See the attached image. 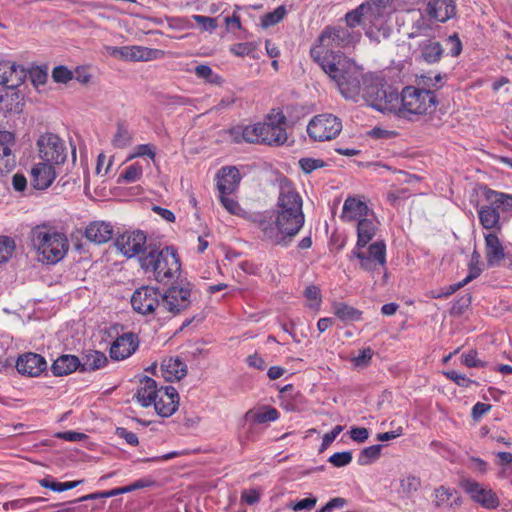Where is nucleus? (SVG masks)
I'll list each match as a JSON object with an SVG mask.
<instances>
[{
	"label": "nucleus",
	"instance_id": "nucleus-50",
	"mask_svg": "<svg viewBox=\"0 0 512 512\" xmlns=\"http://www.w3.org/2000/svg\"><path fill=\"white\" fill-rule=\"evenodd\" d=\"M304 296L308 301V306L312 309H319L321 304L320 289L315 285H309L304 291Z\"/></svg>",
	"mask_w": 512,
	"mask_h": 512
},
{
	"label": "nucleus",
	"instance_id": "nucleus-2",
	"mask_svg": "<svg viewBox=\"0 0 512 512\" xmlns=\"http://www.w3.org/2000/svg\"><path fill=\"white\" fill-rule=\"evenodd\" d=\"M360 30H350L345 26H328L318 36L316 43L310 49L312 59L321 67L330 78H340L346 72L356 77L359 74V65L335 48L354 46L361 39Z\"/></svg>",
	"mask_w": 512,
	"mask_h": 512
},
{
	"label": "nucleus",
	"instance_id": "nucleus-45",
	"mask_svg": "<svg viewBox=\"0 0 512 512\" xmlns=\"http://www.w3.org/2000/svg\"><path fill=\"white\" fill-rule=\"evenodd\" d=\"M443 76L441 74H435L431 76L430 74H424L417 78L418 88H425L432 91H436L441 87Z\"/></svg>",
	"mask_w": 512,
	"mask_h": 512
},
{
	"label": "nucleus",
	"instance_id": "nucleus-16",
	"mask_svg": "<svg viewBox=\"0 0 512 512\" xmlns=\"http://www.w3.org/2000/svg\"><path fill=\"white\" fill-rule=\"evenodd\" d=\"M373 213L375 212L368 206L364 196L353 195L345 199L340 218L347 223H357L363 218L371 217Z\"/></svg>",
	"mask_w": 512,
	"mask_h": 512
},
{
	"label": "nucleus",
	"instance_id": "nucleus-5",
	"mask_svg": "<svg viewBox=\"0 0 512 512\" xmlns=\"http://www.w3.org/2000/svg\"><path fill=\"white\" fill-rule=\"evenodd\" d=\"M30 241L39 260L47 264L58 263L69 250L67 236L49 224L35 226L30 232Z\"/></svg>",
	"mask_w": 512,
	"mask_h": 512
},
{
	"label": "nucleus",
	"instance_id": "nucleus-26",
	"mask_svg": "<svg viewBox=\"0 0 512 512\" xmlns=\"http://www.w3.org/2000/svg\"><path fill=\"white\" fill-rule=\"evenodd\" d=\"M113 225L106 221H93L85 229V237L96 244H103L112 239Z\"/></svg>",
	"mask_w": 512,
	"mask_h": 512
},
{
	"label": "nucleus",
	"instance_id": "nucleus-12",
	"mask_svg": "<svg viewBox=\"0 0 512 512\" xmlns=\"http://www.w3.org/2000/svg\"><path fill=\"white\" fill-rule=\"evenodd\" d=\"M460 486L470 499L487 510L499 507L500 500L497 494L488 486H485L474 479L463 478Z\"/></svg>",
	"mask_w": 512,
	"mask_h": 512
},
{
	"label": "nucleus",
	"instance_id": "nucleus-63",
	"mask_svg": "<svg viewBox=\"0 0 512 512\" xmlns=\"http://www.w3.org/2000/svg\"><path fill=\"white\" fill-rule=\"evenodd\" d=\"M372 355L373 351L370 348H365L357 356L353 357L352 361L355 366H365L371 360Z\"/></svg>",
	"mask_w": 512,
	"mask_h": 512
},
{
	"label": "nucleus",
	"instance_id": "nucleus-55",
	"mask_svg": "<svg viewBox=\"0 0 512 512\" xmlns=\"http://www.w3.org/2000/svg\"><path fill=\"white\" fill-rule=\"evenodd\" d=\"M192 19L198 23L202 30L213 32L217 28V21L215 18L203 16V15H193Z\"/></svg>",
	"mask_w": 512,
	"mask_h": 512
},
{
	"label": "nucleus",
	"instance_id": "nucleus-61",
	"mask_svg": "<svg viewBox=\"0 0 512 512\" xmlns=\"http://www.w3.org/2000/svg\"><path fill=\"white\" fill-rule=\"evenodd\" d=\"M343 427L340 425L335 426L330 432L326 433L323 436L322 444L320 447V452H323L325 449H327L332 442L336 439V437L342 432Z\"/></svg>",
	"mask_w": 512,
	"mask_h": 512
},
{
	"label": "nucleus",
	"instance_id": "nucleus-54",
	"mask_svg": "<svg viewBox=\"0 0 512 512\" xmlns=\"http://www.w3.org/2000/svg\"><path fill=\"white\" fill-rule=\"evenodd\" d=\"M230 194H220L219 199L223 207L231 214L239 215L242 211L239 203L229 196Z\"/></svg>",
	"mask_w": 512,
	"mask_h": 512
},
{
	"label": "nucleus",
	"instance_id": "nucleus-59",
	"mask_svg": "<svg viewBox=\"0 0 512 512\" xmlns=\"http://www.w3.org/2000/svg\"><path fill=\"white\" fill-rule=\"evenodd\" d=\"M52 77L55 82L66 83L72 79V72L63 66H58L53 69Z\"/></svg>",
	"mask_w": 512,
	"mask_h": 512
},
{
	"label": "nucleus",
	"instance_id": "nucleus-25",
	"mask_svg": "<svg viewBox=\"0 0 512 512\" xmlns=\"http://www.w3.org/2000/svg\"><path fill=\"white\" fill-rule=\"evenodd\" d=\"M379 229V221L373 213L367 218H363L356 223L357 242L355 247H366L367 244L375 237Z\"/></svg>",
	"mask_w": 512,
	"mask_h": 512
},
{
	"label": "nucleus",
	"instance_id": "nucleus-31",
	"mask_svg": "<svg viewBox=\"0 0 512 512\" xmlns=\"http://www.w3.org/2000/svg\"><path fill=\"white\" fill-rule=\"evenodd\" d=\"M159 388H157L156 381L150 377H143L140 380L139 387L136 393V399L142 407H149L154 402L156 394Z\"/></svg>",
	"mask_w": 512,
	"mask_h": 512
},
{
	"label": "nucleus",
	"instance_id": "nucleus-23",
	"mask_svg": "<svg viewBox=\"0 0 512 512\" xmlns=\"http://www.w3.org/2000/svg\"><path fill=\"white\" fill-rule=\"evenodd\" d=\"M54 164L43 161L31 169V184L34 188L43 190L48 188L56 178Z\"/></svg>",
	"mask_w": 512,
	"mask_h": 512
},
{
	"label": "nucleus",
	"instance_id": "nucleus-10",
	"mask_svg": "<svg viewBox=\"0 0 512 512\" xmlns=\"http://www.w3.org/2000/svg\"><path fill=\"white\" fill-rule=\"evenodd\" d=\"M342 127L341 120L335 115L319 114L310 120L307 133L314 141H329L339 135Z\"/></svg>",
	"mask_w": 512,
	"mask_h": 512
},
{
	"label": "nucleus",
	"instance_id": "nucleus-42",
	"mask_svg": "<svg viewBox=\"0 0 512 512\" xmlns=\"http://www.w3.org/2000/svg\"><path fill=\"white\" fill-rule=\"evenodd\" d=\"M107 363V357L100 351H91L86 354L83 363L84 370H97L103 368Z\"/></svg>",
	"mask_w": 512,
	"mask_h": 512
},
{
	"label": "nucleus",
	"instance_id": "nucleus-29",
	"mask_svg": "<svg viewBox=\"0 0 512 512\" xmlns=\"http://www.w3.org/2000/svg\"><path fill=\"white\" fill-rule=\"evenodd\" d=\"M160 372L167 381H179L187 374V365L178 357L166 358L162 361Z\"/></svg>",
	"mask_w": 512,
	"mask_h": 512
},
{
	"label": "nucleus",
	"instance_id": "nucleus-57",
	"mask_svg": "<svg viewBox=\"0 0 512 512\" xmlns=\"http://www.w3.org/2000/svg\"><path fill=\"white\" fill-rule=\"evenodd\" d=\"M444 375L452 380L453 382H455L458 386H461V387H469L471 384L474 383V381H472L471 379H469L468 377H466L465 375L463 374H460L454 370H451V371H445L444 372Z\"/></svg>",
	"mask_w": 512,
	"mask_h": 512
},
{
	"label": "nucleus",
	"instance_id": "nucleus-43",
	"mask_svg": "<svg viewBox=\"0 0 512 512\" xmlns=\"http://www.w3.org/2000/svg\"><path fill=\"white\" fill-rule=\"evenodd\" d=\"M131 132L123 125H118L116 132L112 138V145L115 148L123 149L132 143Z\"/></svg>",
	"mask_w": 512,
	"mask_h": 512
},
{
	"label": "nucleus",
	"instance_id": "nucleus-36",
	"mask_svg": "<svg viewBox=\"0 0 512 512\" xmlns=\"http://www.w3.org/2000/svg\"><path fill=\"white\" fill-rule=\"evenodd\" d=\"M245 418L256 424H262L266 422H273L279 418V412L273 407H264L261 410L253 411L249 410L245 414Z\"/></svg>",
	"mask_w": 512,
	"mask_h": 512
},
{
	"label": "nucleus",
	"instance_id": "nucleus-32",
	"mask_svg": "<svg viewBox=\"0 0 512 512\" xmlns=\"http://www.w3.org/2000/svg\"><path fill=\"white\" fill-rule=\"evenodd\" d=\"M419 54L424 62L434 64L441 59L443 48L441 44L434 39H424L419 43Z\"/></svg>",
	"mask_w": 512,
	"mask_h": 512
},
{
	"label": "nucleus",
	"instance_id": "nucleus-24",
	"mask_svg": "<svg viewBox=\"0 0 512 512\" xmlns=\"http://www.w3.org/2000/svg\"><path fill=\"white\" fill-rule=\"evenodd\" d=\"M15 137L11 132L0 131V174L10 172L15 166V157L12 153Z\"/></svg>",
	"mask_w": 512,
	"mask_h": 512
},
{
	"label": "nucleus",
	"instance_id": "nucleus-20",
	"mask_svg": "<svg viewBox=\"0 0 512 512\" xmlns=\"http://www.w3.org/2000/svg\"><path fill=\"white\" fill-rule=\"evenodd\" d=\"M27 72L23 66L11 61H0V84L8 89L19 87L26 79Z\"/></svg>",
	"mask_w": 512,
	"mask_h": 512
},
{
	"label": "nucleus",
	"instance_id": "nucleus-7",
	"mask_svg": "<svg viewBox=\"0 0 512 512\" xmlns=\"http://www.w3.org/2000/svg\"><path fill=\"white\" fill-rule=\"evenodd\" d=\"M400 101L402 102L400 118L409 121H419L433 114L438 105L434 91L412 85L402 89Z\"/></svg>",
	"mask_w": 512,
	"mask_h": 512
},
{
	"label": "nucleus",
	"instance_id": "nucleus-38",
	"mask_svg": "<svg viewBox=\"0 0 512 512\" xmlns=\"http://www.w3.org/2000/svg\"><path fill=\"white\" fill-rule=\"evenodd\" d=\"M261 129H263V127L260 126V124L255 123L245 127H235L230 131V133L236 142L245 141L248 143H255L258 141L255 131H261Z\"/></svg>",
	"mask_w": 512,
	"mask_h": 512
},
{
	"label": "nucleus",
	"instance_id": "nucleus-33",
	"mask_svg": "<svg viewBox=\"0 0 512 512\" xmlns=\"http://www.w3.org/2000/svg\"><path fill=\"white\" fill-rule=\"evenodd\" d=\"M481 273H482V268H481V264H480V254L477 251H474L471 255V260L469 263V271H468L467 276L462 281L451 285L448 288V291L446 293H444L443 295L447 297V296L455 293L458 289L464 287L469 282H471L472 280L479 277Z\"/></svg>",
	"mask_w": 512,
	"mask_h": 512
},
{
	"label": "nucleus",
	"instance_id": "nucleus-47",
	"mask_svg": "<svg viewBox=\"0 0 512 512\" xmlns=\"http://www.w3.org/2000/svg\"><path fill=\"white\" fill-rule=\"evenodd\" d=\"M195 75L211 84H221L222 78L215 73L208 65H198L195 68Z\"/></svg>",
	"mask_w": 512,
	"mask_h": 512
},
{
	"label": "nucleus",
	"instance_id": "nucleus-41",
	"mask_svg": "<svg viewBox=\"0 0 512 512\" xmlns=\"http://www.w3.org/2000/svg\"><path fill=\"white\" fill-rule=\"evenodd\" d=\"M46 499L43 497H29L22 499H15L3 504V509L9 511H23L28 509L31 505L44 502Z\"/></svg>",
	"mask_w": 512,
	"mask_h": 512
},
{
	"label": "nucleus",
	"instance_id": "nucleus-11",
	"mask_svg": "<svg viewBox=\"0 0 512 512\" xmlns=\"http://www.w3.org/2000/svg\"><path fill=\"white\" fill-rule=\"evenodd\" d=\"M39 157L54 165L64 163L67 158L65 143L56 134L45 133L37 140Z\"/></svg>",
	"mask_w": 512,
	"mask_h": 512
},
{
	"label": "nucleus",
	"instance_id": "nucleus-30",
	"mask_svg": "<svg viewBox=\"0 0 512 512\" xmlns=\"http://www.w3.org/2000/svg\"><path fill=\"white\" fill-rule=\"evenodd\" d=\"M401 105L400 94L391 89H383L378 102H376L375 109L383 113H394L400 118Z\"/></svg>",
	"mask_w": 512,
	"mask_h": 512
},
{
	"label": "nucleus",
	"instance_id": "nucleus-34",
	"mask_svg": "<svg viewBox=\"0 0 512 512\" xmlns=\"http://www.w3.org/2000/svg\"><path fill=\"white\" fill-rule=\"evenodd\" d=\"M80 362L74 355H62L52 364V372L55 376L68 375L77 370Z\"/></svg>",
	"mask_w": 512,
	"mask_h": 512
},
{
	"label": "nucleus",
	"instance_id": "nucleus-28",
	"mask_svg": "<svg viewBox=\"0 0 512 512\" xmlns=\"http://www.w3.org/2000/svg\"><path fill=\"white\" fill-rule=\"evenodd\" d=\"M241 177L235 167H223L217 175V188L220 194H232L238 188Z\"/></svg>",
	"mask_w": 512,
	"mask_h": 512
},
{
	"label": "nucleus",
	"instance_id": "nucleus-64",
	"mask_svg": "<svg viewBox=\"0 0 512 512\" xmlns=\"http://www.w3.org/2000/svg\"><path fill=\"white\" fill-rule=\"evenodd\" d=\"M29 74L31 81L35 86L43 85L47 80V72L41 68H34Z\"/></svg>",
	"mask_w": 512,
	"mask_h": 512
},
{
	"label": "nucleus",
	"instance_id": "nucleus-18",
	"mask_svg": "<svg viewBox=\"0 0 512 512\" xmlns=\"http://www.w3.org/2000/svg\"><path fill=\"white\" fill-rule=\"evenodd\" d=\"M152 405L161 417H170L179 406V395L172 386L160 387Z\"/></svg>",
	"mask_w": 512,
	"mask_h": 512
},
{
	"label": "nucleus",
	"instance_id": "nucleus-60",
	"mask_svg": "<svg viewBox=\"0 0 512 512\" xmlns=\"http://www.w3.org/2000/svg\"><path fill=\"white\" fill-rule=\"evenodd\" d=\"M317 503L316 497H308L291 503L289 507L294 511L311 510Z\"/></svg>",
	"mask_w": 512,
	"mask_h": 512
},
{
	"label": "nucleus",
	"instance_id": "nucleus-14",
	"mask_svg": "<svg viewBox=\"0 0 512 512\" xmlns=\"http://www.w3.org/2000/svg\"><path fill=\"white\" fill-rule=\"evenodd\" d=\"M491 194H504L503 192L495 191L489 188H485L483 192V196L487 202V204L482 205L478 209V216L481 225L484 229H501L500 224V210L502 212L509 211L506 209L504 204H496L494 203L495 198Z\"/></svg>",
	"mask_w": 512,
	"mask_h": 512
},
{
	"label": "nucleus",
	"instance_id": "nucleus-9",
	"mask_svg": "<svg viewBox=\"0 0 512 512\" xmlns=\"http://www.w3.org/2000/svg\"><path fill=\"white\" fill-rule=\"evenodd\" d=\"M192 303L190 284L173 285L161 293L160 312L173 316L187 310Z\"/></svg>",
	"mask_w": 512,
	"mask_h": 512
},
{
	"label": "nucleus",
	"instance_id": "nucleus-8",
	"mask_svg": "<svg viewBox=\"0 0 512 512\" xmlns=\"http://www.w3.org/2000/svg\"><path fill=\"white\" fill-rule=\"evenodd\" d=\"M351 257H355L360 262V267L370 273L385 270L386 264V245L383 241H376L366 247H354L351 251Z\"/></svg>",
	"mask_w": 512,
	"mask_h": 512
},
{
	"label": "nucleus",
	"instance_id": "nucleus-53",
	"mask_svg": "<svg viewBox=\"0 0 512 512\" xmlns=\"http://www.w3.org/2000/svg\"><path fill=\"white\" fill-rule=\"evenodd\" d=\"M353 459L352 453L350 451L337 452L331 455L328 459V462L332 464L334 467H344L351 463Z\"/></svg>",
	"mask_w": 512,
	"mask_h": 512
},
{
	"label": "nucleus",
	"instance_id": "nucleus-48",
	"mask_svg": "<svg viewBox=\"0 0 512 512\" xmlns=\"http://www.w3.org/2000/svg\"><path fill=\"white\" fill-rule=\"evenodd\" d=\"M257 50V44L255 42H245V43H237L230 48V51L239 57L243 56H251L253 58H258L255 55Z\"/></svg>",
	"mask_w": 512,
	"mask_h": 512
},
{
	"label": "nucleus",
	"instance_id": "nucleus-39",
	"mask_svg": "<svg viewBox=\"0 0 512 512\" xmlns=\"http://www.w3.org/2000/svg\"><path fill=\"white\" fill-rule=\"evenodd\" d=\"M333 313L344 322L361 320L362 312L346 303H334Z\"/></svg>",
	"mask_w": 512,
	"mask_h": 512
},
{
	"label": "nucleus",
	"instance_id": "nucleus-1",
	"mask_svg": "<svg viewBox=\"0 0 512 512\" xmlns=\"http://www.w3.org/2000/svg\"><path fill=\"white\" fill-rule=\"evenodd\" d=\"M304 222L303 199L298 189L290 180L281 179L275 212L262 214L256 220L262 239L286 247Z\"/></svg>",
	"mask_w": 512,
	"mask_h": 512
},
{
	"label": "nucleus",
	"instance_id": "nucleus-49",
	"mask_svg": "<svg viewBox=\"0 0 512 512\" xmlns=\"http://www.w3.org/2000/svg\"><path fill=\"white\" fill-rule=\"evenodd\" d=\"M381 445H372L364 448L359 456L358 462L360 465H368L376 460L381 453Z\"/></svg>",
	"mask_w": 512,
	"mask_h": 512
},
{
	"label": "nucleus",
	"instance_id": "nucleus-3",
	"mask_svg": "<svg viewBox=\"0 0 512 512\" xmlns=\"http://www.w3.org/2000/svg\"><path fill=\"white\" fill-rule=\"evenodd\" d=\"M396 11L391 0H372L363 3L345 15L346 28L357 30L362 26L365 35L376 43L387 39L392 31L391 15Z\"/></svg>",
	"mask_w": 512,
	"mask_h": 512
},
{
	"label": "nucleus",
	"instance_id": "nucleus-52",
	"mask_svg": "<svg viewBox=\"0 0 512 512\" xmlns=\"http://www.w3.org/2000/svg\"><path fill=\"white\" fill-rule=\"evenodd\" d=\"M14 248V241L10 237H0V264L6 262L11 257Z\"/></svg>",
	"mask_w": 512,
	"mask_h": 512
},
{
	"label": "nucleus",
	"instance_id": "nucleus-15",
	"mask_svg": "<svg viewBox=\"0 0 512 512\" xmlns=\"http://www.w3.org/2000/svg\"><path fill=\"white\" fill-rule=\"evenodd\" d=\"M147 237L141 230L125 231L116 238L115 247L127 258L139 256L146 249Z\"/></svg>",
	"mask_w": 512,
	"mask_h": 512
},
{
	"label": "nucleus",
	"instance_id": "nucleus-19",
	"mask_svg": "<svg viewBox=\"0 0 512 512\" xmlns=\"http://www.w3.org/2000/svg\"><path fill=\"white\" fill-rule=\"evenodd\" d=\"M15 367L23 376L39 377L47 369V361L40 354L27 352L18 357Z\"/></svg>",
	"mask_w": 512,
	"mask_h": 512
},
{
	"label": "nucleus",
	"instance_id": "nucleus-62",
	"mask_svg": "<svg viewBox=\"0 0 512 512\" xmlns=\"http://www.w3.org/2000/svg\"><path fill=\"white\" fill-rule=\"evenodd\" d=\"M346 503V499L335 497L329 500L318 512H332L335 509H342Z\"/></svg>",
	"mask_w": 512,
	"mask_h": 512
},
{
	"label": "nucleus",
	"instance_id": "nucleus-56",
	"mask_svg": "<svg viewBox=\"0 0 512 512\" xmlns=\"http://www.w3.org/2000/svg\"><path fill=\"white\" fill-rule=\"evenodd\" d=\"M299 165L305 173H311L312 171L323 167L324 161L314 158H302L299 161Z\"/></svg>",
	"mask_w": 512,
	"mask_h": 512
},
{
	"label": "nucleus",
	"instance_id": "nucleus-46",
	"mask_svg": "<svg viewBox=\"0 0 512 512\" xmlns=\"http://www.w3.org/2000/svg\"><path fill=\"white\" fill-rule=\"evenodd\" d=\"M137 157H148L153 162L156 157V147L153 144H140L136 145L131 153L128 155L127 160H132Z\"/></svg>",
	"mask_w": 512,
	"mask_h": 512
},
{
	"label": "nucleus",
	"instance_id": "nucleus-37",
	"mask_svg": "<svg viewBox=\"0 0 512 512\" xmlns=\"http://www.w3.org/2000/svg\"><path fill=\"white\" fill-rule=\"evenodd\" d=\"M434 504L436 507H452L454 504L456 506L460 505L461 500L460 497H454V491L450 490L444 486H440L434 491Z\"/></svg>",
	"mask_w": 512,
	"mask_h": 512
},
{
	"label": "nucleus",
	"instance_id": "nucleus-44",
	"mask_svg": "<svg viewBox=\"0 0 512 512\" xmlns=\"http://www.w3.org/2000/svg\"><path fill=\"white\" fill-rule=\"evenodd\" d=\"M143 175V166L139 163H133L125 168L119 177V182L134 183L141 179Z\"/></svg>",
	"mask_w": 512,
	"mask_h": 512
},
{
	"label": "nucleus",
	"instance_id": "nucleus-13",
	"mask_svg": "<svg viewBox=\"0 0 512 512\" xmlns=\"http://www.w3.org/2000/svg\"><path fill=\"white\" fill-rule=\"evenodd\" d=\"M131 305L139 314L162 316L161 292L157 288L144 286L137 289L131 297Z\"/></svg>",
	"mask_w": 512,
	"mask_h": 512
},
{
	"label": "nucleus",
	"instance_id": "nucleus-21",
	"mask_svg": "<svg viewBox=\"0 0 512 512\" xmlns=\"http://www.w3.org/2000/svg\"><path fill=\"white\" fill-rule=\"evenodd\" d=\"M424 11L429 19L445 23L456 15L457 6L455 0H428Z\"/></svg>",
	"mask_w": 512,
	"mask_h": 512
},
{
	"label": "nucleus",
	"instance_id": "nucleus-4",
	"mask_svg": "<svg viewBox=\"0 0 512 512\" xmlns=\"http://www.w3.org/2000/svg\"><path fill=\"white\" fill-rule=\"evenodd\" d=\"M340 78H332L340 94L347 100L365 103L375 108L376 102L383 91V85L371 74H364L363 68L359 65V74L356 77L346 72L341 73Z\"/></svg>",
	"mask_w": 512,
	"mask_h": 512
},
{
	"label": "nucleus",
	"instance_id": "nucleus-40",
	"mask_svg": "<svg viewBox=\"0 0 512 512\" xmlns=\"http://www.w3.org/2000/svg\"><path fill=\"white\" fill-rule=\"evenodd\" d=\"M421 486V480L413 475H407L400 479L398 493L403 497H411Z\"/></svg>",
	"mask_w": 512,
	"mask_h": 512
},
{
	"label": "nucleus",
	"instance_id": "nucleus-35",
	"mask_svg": "<svg viewBox=\"0 0 512 512\" xmlns=\"http://www.w3.org/2000/svg\"><path fill=\"white\" fill-rule=\"evenodd\" d=\"M163 51L143 46H127V61H151L162 57Z\"/></svg>",
	"mask_w": 512,
	"mask_h": 512
},
{
	"label": "nucleus",
	"instance_id": "nucleus-58",
	"mask_svg": "<svg viewBox=\"0 0 512 512\" xmlns=\"http://www.w3.org/2000/svg\"><path fill=\"white\" fill-rule=\"evenodd\" d=\"M462 363L467 367H482L484 363L477 358V352L470 350L467 353H463L461 356Z\"/></svg>",
	"mask_w": 512,
	"mask_h": 512
},
{
	"label": "nucleus",
	"instance_id": "nucleus-17",
	"mask_svg": "<svg viewBox=\"0 0 512 512\" xmlns=\"http://www.w3.org/2000/svg\"><path fill=\"white\" fill-rule=\"evenodd\" d=\"M265 126L264 133L268 137L277 138L271 142H266L268 145H282L287 141L286 132V117L279 110H272L262 122Z\"/></svg>",
	"mask_w": 512,
	"mask_h": 512
},
{
	"label": "nucleus",
	"instance_id": "nucleus-27",
	"mask_svg": "<svg viewBox=\"0 0 512 512\" xmlns=\"http://www.w3.org/2000/svg\"><path fill=\"white\" fill-rule=\"evenodd\" d=\"M485 239V255L488 266L493 267L500 264L505 258V248L495 233H487Z\"/></svg>",
	"mask_w": 512,
	"mask_h": 512
},
{
	"label": "nucleus",
	"instance_id": "nucleus-51",
	"mask_svg": "<svg viewBox=\"0 0 512 512\" xmlns=\"http://www.w3.org/2000/svg\"><path fill=\"white\" fill-rule=\"evenodd\" d=\"M286 10L283 6L277 7L274 11L265 14L262 18V26L270 27L279 23L285 16Z\"/></svg>",
	"mask_w": 512,
	"mask_h": 512
},
{
	"label": "nucleus",
	"instance_id": "nucleus-22",
	"mask_svg": "<svg viewBox=\"0 0 512 512\" xmlns=\"http://www.w3.org/2000/svg\"><path fill=\"white\" fill-rule=\"evenodd\" d=\"M138 345L139 341L135 334L124 333L112 343L110 356L114 360H124L136 351Z\"/></svg>",
	"mask_w": 512,
	"mask_h": 512
},
{
	"label": "nucleus",
	"instance_id": "nucleus-6",
	"mask_svg": "<svg viewBox=\"0 0 512 512\" xmlns=\"http://www.w3.org/2000/svg\"><path fill=\"white\" fill-rule=\"evenodd\" d=\"M142 270L157 282H165L180 270V260L171 247L150 248L147 254L139 256Z\"/></svg>",
	"mask_w": 512,
	"mask_h": 512
}]
</instances>
